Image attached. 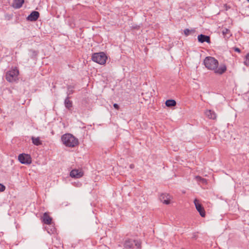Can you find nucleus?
I'll return each mask as SVG.
<instances>
[{
	"instance_id": "obj_1",
	"label": "nucleus",
	"mask_w": 249,
	"mask_h": 249,
	"mask_svg": "<svg viewBox=\"0 0 249 249\" xmlns=\"http://www.w3.org/2000/svg\"><path fill=\"white\" fill-rule=\"evenodd\" d=\"M204 64L208 70L213 71L217 74H222L227 70V67L225 65H221L218 68V61L213 57H206L204 60Z\"/></svg>"
},
{
	"instance_id": "obj_2",
	"label": "nucleus",
	"mask_w": 249,
	"mask_h": 249,
	"mask_svg": "<svg viewBox=\"0 0 249 249\" xmlns=\"http://www.w3.org/2000/svg\"><path fill=\"white\" fill-rule=\"evenodd\" d=\"M61 141L66 146L69 147H74L79 144L78 139L70 133H67L62 135Z\"/></svg>"
},
{
	"instance_id": "obj_10",
	"label": "nucleus",
	"mask_w": 249,
	"mask_h": 249,
	"mask_svg": "<svg viewBox=\"0 0 249 249\" xmlns=\"http://www.w3.org/2000/svg\"><path fill=\"white\" fill-rule=\"evenodd\" d=\"M205 114L210 119L215 120L217 117L216 114L212 110H206Z\"/></svg>"
},
{
	"instance_id": "obj_22",
	"label": "nucleus",
	"mask_w": 249,
	"mask_h": 249,
	"mask_svg": "<svg viewBox=\"0 0 249 249\" xmlns=\"http://www.w3.org/2000/svg\"><path fill=\"white\" fill-rule=\"evenodd\" d=\"M134 245L138 249H140L141 248V243L139 241L135 240Z\"/></svg>"
},
{
	"instance_id": "obj_4",
	"label": "nucleus",
	"mask_w": 249,
	"mask_h": 249,
	"mask_svg": "<svg viewBox=\"0 0 249 249\" xmlns=\"http://www.w3.org/2000/svg\"><path fill=\"white\" fill-rule=\"evenodd\" d=\"M18 74L19 71L17 68H12L6 72V79L10 82L16 81L18 79Z\"/></svg>"
},
{
	"instance_id": "obj_17",
	"label": "nucleus",
	"mask_w": 249,
	"mask_h": 249,
	"mask_svg": "<svg viewBox=\"0 0 249 249\" xmlns=\"http://www.w3.org/2000/svg\"><path fill=\"white\" fill-rule=\"evenodd\" d=\"M32 140L33 143L36 145H39L42 144L39 137L35 138L34 137H32Z\"/></svg>"
},
{
	"instance_id": "obj_20",
	"label": "nucleus",
	"mask_w": 249,
	"mask_h": 249,
	"mask_svg": "<svg viewBox=\"0 0 249 249\" xmlns=\"http://www.w3.org/2000/svg\"><path fill=\"white\" fill-rule=\"evenodd\" d=\"M73 87H72L71 86H68V91H67L68 96L73 93Z\"/></svg>"
},
{
	"instance_id": "obj_27",
	"label": "nucleus",
	"mask_w": 249,
	"mask_h": 249,
	"mask_svg": "<svg viewBox=\"0 0 249 249\" xmlns=\"http://www.w3.org/2000/svg\"><path fill=\"white\" fill-rule=\"evenodd\" d=\"M129 167L131 169H133L134 168V165L133 164H131Z\"/></svg>"
},
{
	"instance_id": "obj_28",
	"label": "nucleus",
	"mask_w": 249,
	"mask_h": 249,
	"mask_svg": "<svg viewBox=\"0 0 249 249\" xmlns=\"http://www.w3.org/2000/svg\"><path fill=\"white\" fill-rule=\"evenodd\" d=\"M225 6L226 10H227L228 9H229L230 8L229 6H228L227 5V4H225Z\"/></svg>"
},
{
	"instance_id": "obj_14",
	"label": "nucleus",
	"mask_w": 249,
	"mask_h": 249,
	"mask_svg": "<svg viewBox=\"0 0 249 249\" xmlns=\"http://www.w3.org/2000/svg\"><path fill=\"white\" fill-rule=\"evenodd\" d=\"M222 33L223 37L225 38H229L231 36L230 30L226 28L222 29Z\"/></svg>"
},
{
	"instance_id": "obj_9",
	"label": "nucleus",
	"mask_w": 249,
	"mask_h": 249,
	"mask_svg": "<svg viewBox=\"0 0 249 249\" xmlns=\"http://www.w3.org/2000/svg\"><path fill=\"white\" fill-rule=\"evenodd\" d=\"M197 39L199 42L203 43L206 42L208 43H211L210 37L209 36L201 34L198 36Z\"/></svg>"
},
{
	"instance_id": "obj_31",
	"label": "nucleus",
	"mask_w": 249,
	"mask_h": 249,
	"mask_svg": "<svg viewBox=\"0 0 249 249\" xmlns=\"http://www.w3.org/2000/svg\"><path fill=\"white\" fill-rule=\"evenodd\" d=\"M247 1L249 2V0H247Z\"/></svg>"
},
{
	"instance_id": "obj_24",
	"label": "nucleus",
	"mask_w": 249,
	"mask_h": 249,
	"mask_svg": "<svg viewBox=\"0 0 249 249\" xmlns=\"http://www.w3.org/2000/svg\"><path fill=\"white\" fill-rule=\"evenodd\" d=\"M5 190V187L3 184L0 183V192H3Z\"/></svg>"
},
{
	"instance_id": "obj_25",
	"label": "nucleus",
	"mask_w": 249,
	"mask_h": 249,
	"mask_svg": "<svg viewBox=\"0 0 249 249\" xmlns=\"http://www.w3.org/2000/svg\"><path fill=\"white\" fill-rule=\"evenodd\" d=\"M233 50L235 51V52H237L238 53H240L241 52V50L239 48H237V47H234L233 48Z\"/></svg>"
},
{
	"instance_id": "obj_18",
	"label": "nucleus",
	"mask_w": 249,
	"mask_h": 249,
	"mask_svg": "<svg viewBox=\"0 0 249 249\" xmlns=\"http://www.w3.org/2000/svg\"><path fill=\"white\" fill-rule=\"evenodd\" d=\"M65 105L67 108H70L72 107V102L69 100V97H67L65 100Z\"/></svg>"
},
{
	"instance_id": "obj_11",
	"label": "nucleus",
	"mask_w": 249,
	"mask_h": 249,
	"mask_svg": "<svg viewBox=\"0 0 249 249\" xmlns=\"http://www.w3.org/2000/svg\"><path fill=\"white\" fill-rule=\"evenodd\" d=\"M83 175V173L78 170H72L70 172V176L72 178H80L82 177Z\"/></svg>"
},
{
	"instance_id": "obj_16",
	"label": "nucleus",
	"mask_w": 249,
	"mask_h": 249,
	"mask_svg": "<svg viewBox=\"0 0 249 249\" xmlns=\"http://www.w3.org/2000/svg\"><path fill=\"white\" fill-rule=\"evenodd\" d=\"M165 105L168 107H172L176 105V102L173 99L167 100L165 102Z\"/></svg>"
},
{
	"instance_id": "obj_23",
	"label": "nucleus",
	"mask_w": 249,
	"mask_h": 249,
	"mask_svg": "<svg viewBox=\"0 0 249 249\" xmlns=\"http://www.w3.org/2000/svg\"><path fill=\"white\" fill-rule=\"evenodd\" d=\"M191 32V31L188 29H186L184 30V33L186 36H188Z\"/></svg>"
},
{
	"instance_id": "obj_21",
	"label": "nucleus",
	"mask_w": 249,
	"mask_h": 249,
	"mask_svg": "<svg viewBox=\"0 0 249 249\" xmlns=\"http://www.w3.org/2000/svg\"><path fill=\"white\" fill-rule=\"evenodd\" d=\"M244 63L247 66H249V53L246 55V60H245Z\"/></svg>"
},
{
	"instance_id": "obj_19",
	"label": "nucleus",
	"mask_w": 249,
	"mask_h": 249,
	"mask_svg": "<svg viewBox=\"0 0 249 249\" xmlns=\"http://www.w3.org/2000/svg\"><path fill=\"white\" fill-rule=\"evenodd\" d=\"M196 180L198 182H201L203 184H206L207 183V180L206 179L202 178L200 176H196Z\"/></svg>"
},
{
	"instance_id": "obj_26",
	"label": "nucleus",
	"mask_w": 249,
	"mask_h": 249,
	"mask_svg": "<svg viewBox=\"0 0 249 249\" xmlns=\"http://www.w3.org/2000/svg\"><path fill=\"white\" fill-rule=\"evenodd\" d=\"M113 107L117 109H118L119 107L118 105L117 104H114Z\"/></svg>"
},
{
	"instance_id": "obj_30",
	"label": "nucleus",
	"mask_w": 249,
	"mask_h": 249,
	"mask_svg": "<svg viewBox=\"0 0 249 249\" xmlns=\"http://www.w3.org/2000/svg\"><path fill=\"white\" fill-rule=\"evenodd\" d=\"M196 234H194V236H193V238H196Z\"/></svg>"
},
{
	"instance_id": "obj_8",
	"label": "nucleus",
	"mask_w": 249,
	"mask_h": 249,
	"mask_svg": "<svg viewBox=\"0 0 249 249\" xmlns=\"http://www.w3.org/2000/svg\"><path fill=\"white\" fill-rule=\"evenodd\" d=\"M39 17V13L37 11L32 12L27 17V19L29 21H34L36 20Z\"/></svg>"
},
{
	"instance_id": "obj_13",
	"label": "nucleus",
	"mask_w": 249,
	"mask_h": 249,
	"mask_svg": "<svg viewBox=\"0 0 249 249\" xmlns=\"http://www.w3.org/2000/svg\"><path fill=\"white\" fill-rule=\"evenodd\" d=\"M52 219L47 213H45L43 216V221L46 224H50Z\"/></svg>"
},
{
	"instance_id": "obj_7",
	"label": "nucleus",
	"mask_w": 249,
	"mask_h": 249,
	"mask_svg": "<svg viewBox=\"0 0 249 249\" xmlns=\"http://www.w3.org/2000/svg\"><path fill=\"white\" fill-rule=\"evenodd\" d=\"M172 197L168 194H162L160 195V200L164 204L168 205L170 203Z\"/></svg>"
},
{
	"instance_id": "obj_5",
	"label": "nucleus",
	"mask_w": 249,
	"mask_h": 249,
	"mask_svg": "<svg viewBox=\"0 0 249 249\" xmlns=\"http://www.w3.org/2000/svg\"><path fill=\"white\" fill-rule=\"evenodd\" d=\"M18 160L22 164H29L32 162L31 156L28 154H19L18 156Z\"/></svg>"
},
{
	"instance_id": "obj_15",
	"label": "nucleus",
	"mask_w": 249,
	"mask_h": 249,
	"mask_svg": "<svg viewBox=\"0 0 249 249\" xmlns=\"http://www.w3.org/2000/svg\"><path fill=\"white\" fill-rule=\"evenodd\" d=\"M135 240L129 239L125 241L124 247L126 248H133L134 245Z\"/></svg>"
},
{
	"instance_id": "obj_3",
	"label": "nucleus",
	"mask_w": 249,
	"mask_h": 249,
	"mask_svg": "<svg viewBox=\"0 0 249 249\" xmlns=\"http://www.w3.org/2000/svg\"><path fill=\"white\" fill-rule=\"evenodd\" d=\"M92 60L100 65H104L106 63L107 56L104 52L94 53L92 54Z\"/></svg>"
},
{
	"instance_id": "obj_12",
	"label": "nucleus",
	"mask_w": 249,
	"mask_h": 249,
	"mask_svg": "<svg viewBox=\"0 0 249 249\" xmlns=\"http://www.w3.org/2000/svg\"><path fill=\"white\" fill-rule=\"evenodd\" d=\"M24 2V0H14L12 3V7L15 9L21 8Z\"/></svg>"
},
{
	"instance_id": "obj_6",
	"label": "nucleus",
	"mask_w": 249,
	"mask_h": 249,
	"mask_svg": "<svg viewBox=\"0 0 249 249\" xmlns=\"http://www.w3.org/2000/svg\"><path fill=\"white\" fill-rule=\"evenodd\" d=\"M194 204L196 207V209L197 211L199 212L200 215L204 217L205 216V211L203 208V207L202 206V205L199 202V200L197 199H195L194 200Z\"/></svg>"
},
{
	"instance_id": "obj_29",
	"label": "nucleus",
	"mask_w": 249,
	"mask_h": 249,
	"mask_svg": "<svg viewBox=\"0 0 249 249\" xmlns=\"http://www.w3.org/2000/svg\"><path fill=\"white\" fill-rule=\"evenodd\" d=\"M33 53H34V54H35V55H37V53L36 51H33Z\"/></svg>"
}]
</instances>
